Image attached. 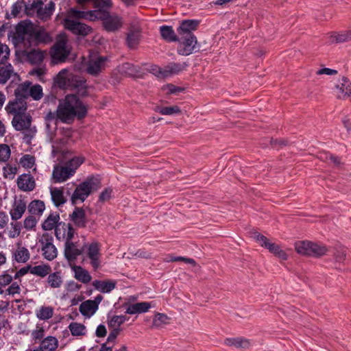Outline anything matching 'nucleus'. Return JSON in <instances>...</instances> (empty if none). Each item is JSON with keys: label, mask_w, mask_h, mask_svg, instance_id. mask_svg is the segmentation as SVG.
Returning a JSON list of instances; mask_svg holds the SVG:
<instances>
[{"label": "nucleus", "mask_w": 351, "mask_h": 351, "mask_svg": "<svg viewBox=\"0 0 351 351\" xmlns=\"http://www.w3.org/2000/svg\"><path fill=\"white\" fill-rule=\"evenodd\" d=\"M87 112V105L77 95L69 94L59 101L56 112H50L47 117L49 120L56 117L62 123H70L75 117L78 119L84 118Z\"/></svg>", "instance_id": "obj_1"}, {"label": "nucleus", "mask_w": 351, "mask_h": 351, "mask_svg": "<svg viewBox=\"0 0 351 351\" xmlns=\"http://www.w3.org/2000/svg\"><path fill=\"white\" fill-rule=\"evenodd\" d=\"M70 16L77 18H84L88 21L100 19L103 21L104 28L108 32H114L122 25L121 17L117 15H110L106 10H95L91 11H80L77 9H72Z\"/></svg>", "instance_id": "obj_2"}, {"label": "nucleus", "mask_w": 351, "mask_h": 351, "mask_svg": "<svg viewBox=\"0 0 351 351\" xmlns=\"http://www.w3.org/2000/svg\"><path fill=\"white\" fill-rule=\"evenodd\" d=\"M56 84L62 89H80L86 87V81L67 69L61 70L55 78Z\"/></svg>", "instance_id": "obj_3"}, {"label": "nucleus", "mask_w": 351, "mask_h": 351, "mask_svg": "<svg viewBox=\"0 0 351 351\" xmlns=\"http://www.w3.org/2000/svg\"><path fill=\"white\" fill-rule=\"evenodd\" d=\"M100 186V182L98 179L95 178H87L75 189L71 197L72 203L83 202L93 191L98 190Z\"/></svg>", "instance_id": "obj_4"}, {"label": "nucleus", "mask_w": 351, "mask_h": 351, "mask_svg": "<svg viewBox=\"0 0 351 351\" xmlns=\"http://www.w3.org/2000/svg\"><path fill=\"white\" fill-rule=\"evenodd\" d=\"M34 28V25L29 20H24L19 22L15 27V32L13 36L15 43H25L27 41L30 44Z\"/></svg>", "instance_id": "obj_5"}, {"label": "nucleus", "mask_w": 351, "mask_h": 351, "mask_svg": "<svg viewBox=\"0 0 351 351\" xmlns=\"http://www.w3.org/2000/svg\"><path fill=\"white\" fill-rule=\"evenodd\" d=\"M84 249V261L88 263L94 271L101 267V254L99 244L93 242L86 246Z\"/></svg>", "instance_id": "obj_6"}, {"label": "nucleus", "mask_w": 351, "mask_h": 351, "mask_svg": "<svg viewBox=\"0 0 351 351\" xmlns=\"http://www.w3.org/2000/svg\"><path fill=\"white\" fill-rule=\"evenodd\" d=\"M178 53L181 56H189L199 50L195 36H179Z\"/></svg>", "instance_id": "obj_7"}, {"label": "nucleus", "mask_w": 351, "mask_h": 351, "mask_svg": "<svg viewBox=\"0 0 351 351\" xmlns=\"http://www.w3.org/2000/svg\"><path fill=\"white\" fill-rule=\"evenodd\" d=\"M71 8L68 12V16L64 21V27L75 34L86 36L90 31L91 28L84 23L78 22L76 19H85L84 18H77L70 16Z\"/></svg>", "instance_id": "obj_8"}, {"label": "nucleus", "mask_w": 351, "mask_h": 351, "mask_svg": "<svg viewBox=\"0 0 351 351\" xmlns=\"http://www.w3.org/2000/svg\"><path fill=\"white\" fill-rule=\"evenodd\" d=\"M70 53V48L67 45V40L64 36H60L53 45L51 56L56 63L64 61Z\"/></svg>", "instance_id": "obj_9"}, {"label": "nucleus", "mask_w": 351, "mask_h": 351, "mask_svg": "<svg viewBox=\"0 0 351 351\" xmlns=\"http://www.w3.org/2000/svg\"><path fill=\"white\" fill-rule=\"evenodd\" d=\"M253 237L260 244V245L267 248L271 253L274 254L279 258L282 260H286L287 258L286 252L283 251L278 245L271 243L264 235H262L258 232H254Z\"/></svg>", "instance_id": "obj_10"}, {"label": "nucleus", "mask_w": 351, "mask_h": 351, "mask_svg": "<svg viewBox=\"0 0 351 351\" xmlns=\"http://www.w3.org/2000/svg\"><path fill=\"white\" fill-rule=\"evenodd\" d=\"M53 242V237L47 234H43L40 240L43 256L48 261L53 260L58 254L57 249Z\"/></svg>", "instance_id": "obj_11"}, {"label": "nucleus", "mask_w": 351, "mask_h": 351, "mask_svg": "<svg viewBox=\"0 0 351 351\" xmlns=\"http://www.w3.org/2000/svg\"><path fill=\"white\" fill-rule=\"evenodd\" d=\"M103 299L104 297L99 294L94 300H88L82 302L79 307L80 312L83 316L90 318L98 310L99 304Z\"/></svg>", "instance_id": "obj_12"}, {"label": "nucleus", "mask_w": 351, "mask_h": 351, "mask_svg": "<svg viewBox=\"0 0 351 351\" xmlns=\"http://www.w3.org/2000/svg\"><path fill=\"white\" fill-rule=\"evenodd\" d=\"M75 231L70 223L60 222L55 229V235L58 240L64 241L65 243L71 241L74 237Z\"/></svg>", "instance_id": "obj_13"}, {"label": "nucleus", "mask_w": 351, "mask_h": 351, "mask_svg": "<svg viewBox=\"0 0 351 351\" xmlns=\"http://www.w3.org/2000/svg\"><path fill=\"white\" fill-rule=\"evenodd\" d=\"M107 58L99 56H93L87 63L86 71L92 75H97L104 69Z\"/></svg>", "instance_id": "obj_14"}, {"label": "nucleus", "mask_w": 351, "mask_h": 351, "mask_svg": "<svg viewBox=\"0 0 351 351\" xmlns=\"http://www.w3.org/2000/svg\"><path fill=\"white\" fill-rule=\"evenodd\" d=\"M141 38V28L138 22L131 24L127 34L126 42L128 47L134 49L139 44Z\"/></svg>", "instance_id": "obj_15"}, {"label": "nucleus", "mask_w": 351, "mask_h": 351, "mask_svg": "<svg viewBox=\"0 0 351 351\" xmlns=\"http://www.w3.org/2000/svg\"><path fill=\"white\" fill-rule=\"evenodd\" d=\"M27 209L26 202L20 198H15L12 207L9 211L12 221H18L20 219Z\"/></svg>", "instance_id": "obj_16"}, {"label": "nucleus", "mask_w": 351, "mask_h": 351, "mask_svg": "<svg viewBox=\"0 0 351 351\" xmlns=\"http://www.w3.org/2000/svg\"><path fill=\"white\" fill-rule=\"evenodd\" d=\"M5 110L8 114H12L14 117L26 113V101L24 99L16 98L14 101L8 102L5 107Z\"/></svg>", "instance_id": "obj_17"}, {"label": "nucleus", "mask_w": 351, "mask_h": 351, "mask_svg": "<svg viewBox=\"0 0 351 351\" xmlns=\"http://www.w3.org/2000/svg\"><path fill=\"white\" fill-rule=\"evenodd\" d=\"M46 53L37 49H32L29 51H23V56L25 60L32 64H40L45 57Z\"/></svg>", "instance_id": "obj_18"}, {"label": "nucleus", "mask_w": 351, "mask_h": 351, "mask_svg": "<svg viewBox=\"0 0 351 351\" xmlns=\"http://www.w3.org/2000/svg\"><path fill=\"white\" fill-rule=\"evenodd\" d=\"M72 176L73 174L65 165H56L53 167L52 179L53 180L54 182H64Z\"/></svg>", "instance_id": "obj_19"}, {"label": "nucleus", "mask_w": 351, "mask_h": 351, "mask_svg": "<svg viewBox=\"0 0 351 351\" xmlns=\"http://www.w3.org/2000/svg\"><path fill=\"white\" fill-rule=\"evenodd\" d=\"M199 24L197 20L182 21L177 28L178 36H195L192 32L197 29Z\"/></svg>", "instance_id": "obj_20"}, {"label": "nucleus", "mask_w": 351, "mask_h": 351, "mask_svg": "<svg viewBox=\"0 0 351 351\" xmlns=\"http://www.w3.org/2000/svg\"><path fill=\"white\" fill-rule=\"evenodd\" d=\"M32 123V117L28 113H24L13 117L12 121V126L17 131H23L29 128Z\"/></svg>", "instance_id": "obj_21"}, {"label": "nucleus", "mask_w": 351, "mask_h": 351, "mask_svg": "<svg viewBox=\"0 0 351 351\" xmlns=\"http://www.w3.org/2000/svg\"><path fill=\"white\" fill-rule=\"evenodd\" d=\"M17 186L23 191H32L36 186L34 178L30 174H22L17 179Z\"/></svg>", "instance_id": "obj_22"}, {"label": "nucleus", "mask_w": 351, "mask_h": 351, "mask_svg": "<svg viewBox=\"0 0 351 351\" xmlns=\"http://www.w3.org/2000/svg\"><path fill=\"white\" fill-rule=\"evenodd\" d=\"M117 281L114 280H95L93 282L94 288L104 293H108L115 289Z\"/></svg>", "instance_id": "obj_23"}, {"label": "nucleus", "mask_w": 351, "mask_h": 351, "mask_svg": "<svg viewBox=\"0 0 351 351\" xmlns=\"http://www.w3.org/2000/svg\"><path fill=\"white\" fill-rule=\"evenodd\" d=\"M82 251L77 247L76 244L69 241L64 244V256L69 261H74L77 257L81 255Z\"/></svg>", "instance_id": "obj_24"}, {"label": "nucleus", "mask_w": 351, "mask_h": 351, "mask_svg": "<svg viewBox=\"0 0 351 351\" xmlns=\"http://www.w3.org/2000/svg\"><path fill=\"white\" fill-rule=\"evenodd\" d=\"M335 92L339 99H345L351 95V83L347 78L343 77L336 86Z\"/></svg>", "instance_id": "obj_25"}, {"label": "nucleus", "mask_w": 351, "mask_h": 351, "mask_svg": "<svg viewBox=\"0 0 351 351\" xmlns=\"http://www.w3.org/2000/svg\"><path fill=\"white\" fill-rule=\"evenodd\" d=\"M12 254L13 260L19 263H25L30 258V253L28 249L20 245H17Z\"/></svg>", "instance_id": "obj_26"}, {"label": "nucleus", "mask_w": 351, "mask_h": 351, "mask_svg": "<svg viewBox=\"0 0 351 351\" xmlns=\"http://www.w3.org/2000/svg\"><path fill=\"white\" fill-rule=\"evenodd\" d=\"M187 64L186 63L180 64L176 62H171L163 67V78L178 74L180 72L184 70Z\"/></svg>", "instance_id": "obj_27"}, {"label": "nucleus", "mask_w": 351, "mask_h": 351, "mask_svg": "<svg viewBox=\"0 0 351 351\" xmlns=\"http://www.w3.org/2000/svg\"><path fill=\"white\" fill-rule=\"evenodd\" d=\"M71 270L73 271L74 278L77 280L84 284H88L91 281L92 276L90 273L81 266L74 265L71 267Z\"/></svg>", "instance_id": "obj_28"}, {"label": "nucleus", "mask_w": 351, "mask_h": 351, "mask_svg": "<svg viewBox=\"0 0 351 351\" xmlns=\"http://www.w3.org/2000/svg\"><path fill=\"white\" fill-rule=\"evenodd\" d=\"M54 10L55 3L52 1H50L45 6L44 4L40 5L38 8L36 16L42 21H47L50 19Z\"/></svg>", "instance_id": "obj_29"}, {"label": "nucleus", "mask_w": 351, "mask_h": 351, "mask_svg": "<svg viewBox=\"0 0 351 351\" xmlns=\"http://www.w3.org/2000/svg\"><path fill=\"white\" fill-rule=\"evenodd\" d=\"M328 42L330 43H341L351 40V30L332 32L328 34Z\"/></svg>", "instance_id": "obj_30"}, {"label": "nucleus", "mask_w": 351, "mask_h": 351, "mask_svg": "<svg viewBox=\"0 0 351 351\" xmlns=\"http://www.w3.org/2000/svg\"><path fill=\"white\" fill-rule=\"evenodd\" d=\"M71 220L78 228H84L86 225V219L84 210L82 208H76L69 215Z\"/></svg>", "instance_id": "obj_31"}, {"label": "nucleus", "mask_w": 351, "mask_h": 351, "mask_svg": "<svg viewBox=\"0 0 351 351\" xmlns=\"http://www.w3.org/2000/svg\"><path fill=\"white\" fill-rule=\"evenodd\" d=\"M151 306V304L147 302H137L129 305L125 313L130 315L143 313L148 311Z\"/></svg>", "instance_id": "obj_32"}, {"label": "nucleus", "mask_w": 351, "mask_h": 351, "mask_svg": "<svg viewBox=\"0 0 351 351\" xmlns=\"http://www.w3.org/2000/svg\"><path fill=\"white\" fill-rule=\"evenodd\" d=\"M50 41L49 34L43 29H36L34 27V33L32 35L31 43L35 44L47 43Z\"/></svg>", "instance_id": "obj_33"}, {"label": "nucleus", "mask_w": 351, "mask_h": 351, "mask_svg": "<svg viewBox=\"0 0 351 351\" xmlns=\"http://www.w3.org/2000/svg\"><path fill=\"white\" fill-rule=\"evenodd\" d=\"M58 346V339L52 336H49L43 339L39 345L42 351H57Z\"/></svg>", "instance_id": "obj_34"}, {"label": "nucleus", "mask_w": 351, "mask_h": 351, "mask_svg": "<svg viewBox=\"0 0 351 351\" xmlns=\"http://www.w3.org/2000/svg\"><path fill=\"white\" fill-rule=\"evenodd\" d=\"M119 71L125 75L137 76L141 73V69L138 66L125 62L119 66Z\"/></svg>", "instance_id": "obj_35"}, {"label": "nucleus", "mask_w": 351, "mask_h": 351, "mask_svg": "<svg viewBox=\"0 0 351 351\" xmlns=\"http://www.w3.org/2000/svg\"><path fill=\"white\" fill-rule=\"evenodd\" d=\"M12 66L0 62V84H5L12 76L15 75Z\"/></svg>", "instance_id": "obj_36"}, {"label": "nucleus", "mask_w": 351, "mask_h": 351, "mask_svg": "<svg viewBox=\"0 0 351 351\" xmlns=\"http://www.w3.org/2000/svg\"><path fill=\"white\" fill-rule=\"evenodd\" d=\"M160 33L161 37L166 41L171 43L178 40V37L175 33L173 27L169 25H162L160 27Z\"/></svg>", "instance_id": "obj_37"}, {"label": "nucleus", "mask_w": 351, "mask_h": 351, "mask_svg": "<svg viewBox=\"0 0 351 351\" xmlns=\"http://www.w3.org/2000/svg\"><path fill=\"white\" fill-rule=\"evenodd\" d=\"M25 1L23 0H18L14 3L11 6L10 14L6 13L5 18L10 19L11 18H16L22 16L21 15L23 10H24Z\"/></svg>", "instance_id": "obj_38"}, {"label": "nucleus", "mask_w": 351, "mask_h": 351, "mask_svg": "<svg viewBox=\"0 0 351 351\" xmlns=\"http://www.w3.org/2000/svg\"><path fill=\"white\" fill-rule=\"evenodd\" d=\"M50 194L51 200L56 206H59L66 202V199L62 189L51 187Z\"/></svg>", "instance_id": "obj_39"}, {"label": "nucleus", "mask_w": 351, "mask_h": 351, "mask_svg": "<svg viewBox=\"0 0 351 351\" xmlns=\"http://www.w3.org/2000/svg\"><path fill=\"white\" fill-rule=\"evenodd\" d=\"M60 216L58 213H51L42 224V228L45 230H51L59 223Z\"/></svg>", "instance_id": "obj_40"}, {"label": "nucleus", "mask_w": 351, "mask_h": 351, "mask_svg": "<svg viewBox=\"0 0 351 351\" xmlns=\"http://www.w3.org/2000/svg\"><path fill=\"white\" fill-rule=\"evenodd\" d=\"M225 344L237 348H245L250 346V342L243 337L227 338L225 339Z\"/></svg>", "instance_id": "obj_41"}, {"label": "nucleus", "mask_w": 351, "mask_h": 351, "mask_svg": "<svg viewBox=\"0 0 351 351\" xmlns=\"http://www.w3.org/2000/svg\"><path fill=\"white\" fill-rule=\"evenodd\" d=\"M47 285L53 289L60 288L62 283L63 280L62 277L60 272H54L52 274H49V276L47 279Z\"/></svg>", "instance_id": "obj_42"}, {"label": "nucleus", "mask_w": 351, "mask_h": 351, "mask_svg": "<svg viewBox=\"0 0 351 351\" xmlns=\"http://www.w3.org/2000/svg\"><path fill=\"white\" fill-rule=\"evenodd\" d=\"M27 208L32 215H41L45 209V206L41 200H33L29 203Z\"/></svg>", "instance_id": "obj_43"}, {"label": "nucleus", "mask_w": 351, "mask_h": 351, "mask_svg": "<svg viewBox=\"0 0 351 351\" xmlns=\"http://www.w3.org/2000/svg\"><path fill=\"white\" fill-rule=\"evenodd\" d=\"M53 308L49 306H42L36 311V315L40 320H47L52 317Z\"/></svg>", "instance_id": "obj_44"}, {"label": "nucleus", "mask_w": 351, "mask_h": 351, "mask_svg": "<svg viewBox=\"0 0 351 351\" xmlns=\"http://www.w3.org/2000/svg\"><path fill=\"white\" fill-rule=\"evenodd\" d=\"M84 158L83 156H75L68 161L64 165L73 174H75L77 168L84 162Z\"/></svg>", "instance_id": "obj_45"}, {"label": "nucleus", "mask_w": 351, "mask_h": 351, "mask_svg": "<svg viewBox=\"0 0 351 351\" xmlns=\"http://www.w3.org/2000/svg\"><path fill=\"white\" fill-rule=\"evenodd\" d=\"M30 83H24L19 84L15 90V95L16 99H24L29 95V90L30 89Z\"/></svg>", "instance_id": "obj_46"}, {"label": "nucleus", "mask_w": 351, "mask_h": 351, "mask_svg": "<svg viewBox=\"0 0 351 351\" xmlns=\"http://www.w3.org/2000/svg\"><path fill=\"white\" fill-rule=\"evenodd\" d=\"M21 230V223L17 221H12L10 223V229L8 231V236L10 239H15L20 236Z\"/></svg>", "instance_id": "obj_47"}, {"label": "nucleus", "mask_w": 351, "mask_h": 351, "mask_svg": "<svg viewBox=\"0 0 351 351\" xmlns=\"http://www.w3.org/2000/svg\"><path fill=\"white\" fill-rule=\"evenodd\" d=\"M40 5H43V2L41 0H34L31 3H25V14L28 16H32L35 14H37L38 8Z\"/></svg>", "instance_id": "obj_48"}, {"label": "nucleus", "mask_w": 351, "mask_h": 351, "mask_svg": "<svg viewBox=\"0 0 351 351\" xmlns=\"http://www.w3.org/2000/svg\"><path fill=\"white\" fill-rule=\"evenodd\" d=\"M311 241H300L295 243V249L296 252L301 255L309 256Z\"/></svg>", "instance_id": "obj_49"}, {"label": "nucleus", "mask_w": 351, "mask_h": 351, "mask_svg": "<svg viewBox=\"0 0 351 351\" xmlns=\"http://www.w3.org/2000/svg\"><path fill=\"white\" fill-rule=\"evenodd\" d=\"M69 328L73 336H83L86 333V329L84 324L77 322H71Z\"/></svg>", "instance_id": "obj_50"}, {"label": "nucleus", "mask_w": 351, "mask_h": 351, "mask_svg": "<svg viewBox=\"0 0 351 351\" xmlns=\"http://www.w3.org/2000/svg\"><path fill=\"white\" fill-rule=\"evenodd\" d=\"M50 271L51 267L47 265H40L32 267H30V273L40 277L46 276L50 273Z\"/></svg>", "instance_id": "obj_51"}, {"label": "nucleus", "mask_w": 351, "mask_h": 351, "mask_svg": "<svg viewBox=\"0 0 351 351\" xmlns=\"http://www.w3.org/2000/svg\"><path fill=\"white\" fill-rule=\"evenodd\" d=\"M156 112H159L163 115H173L180 114L181 110L180 108L177 106H165V107H160L156 106L154 108Z\"/></svg>", "instance_id": "obj_52"}, {"label": "nucleus", "mask_w": 351, "mask_h": 351, "mask_svg": "<svg viewBox=\"0 0 351 351\" xmlns=\"http://www.w3.org/2000/svg\"><path fill=\"white\" fill-rule=\"evenodd\" d=\"M169 317L164 314L158 313L153 319L152 325L155 328H162L169 324Z\"/></svg>", "instance_id": "obj_53"}, {"label": "nucleus", "mask_w": 351, "mask_h": 351, "mask_svg": "<svg viewBox=\"0 0 351 351\" xmlns=\"http://www.w3.org/2000/svg\"><path fill=\"white\" fill-rule=\"evenodd\" d=\"M311 246L309 253L311 256L319 257L324 255L327 252V248L324 245L311 242Z\"/></svg>", "instance_id": "obj_54"}, {"label": "nucleus", "mask_w": 351, "mask_h": 351, "mask_svg": "<svg viewBox=\"0 0 351 351\" xmlns=\"http://www.w3.org/2000/svg\"><path fill=\"white\" fill-rule=\"evenodd\" d=\"M127 318L125 315H113L108 321L109 327L113 329H119V327L123 324Z\"/></svg>", "instance_id": "obj_55"}, {"label": "nucleus", "mask_w": 351, "mask_h": 351, "mask_svg": "<svg viewBox=\"0 0 351 351\" xmlns=\"http://www.w3.org/2000/svg\"><path fill=\"white\" fill-rule=\"evenodd\" d=\"M29 97H32L34 100H39L43 97V88L40 85L30 86L29 90Z\"/></svg>", "instance_id": "obj_56"}, {"label": "nucleus", "mask_w": 351, "mask_h": 351, "mask_svg": "<svg viewBox=\"0 0 351 351\" xmlns=\"http://www.w3.org/2000/svg\"><path fill=\"white\" fill-rule=\"evenodd\" d=\"M20 164L26 169H31L35 164V158L30 154H25L21 158Z\"/></svg>", "instance_id": "obj_57"}, {"label": "nucleus", "mask_w": 351, "mask_h": 351, "mask_svg": "<svg viewBox=\"0 0 351 351\" xmlns=\"http://www.w3.org/2000/svg\"><path fill=\"white\" fill-rule=\"evenodd\" d=\"M10 157V149L5 144L0 145V162H6Z\"/></svg>", "instance_id": "obj_58"}, {"label": "nucleus", "mask_w": 351, "mask_h": 351, "mask_svg": "<svg viewBox=\"0 0 351 351\" xmlns=\"http://www.w3.org/2000/svg\"><path fill=\"white\" fill-rule=\"evenodd\" d=\"M37 223V221L33 215H29L23 220V227L27 230H32L34 229Z\"/></svg>", "instance_id": "obj_59"}, {"label": "nucleus", "mask_w": 351, "mask_h": 351, "mask_svg": "<svg viewBox=\"0 0 351 351\" xmlns=\"http://www.w3.org/2000/svg\"><path fill=\"white\" fill-rule=\"evenodd\" d=\"M10 49L8 46L0 42V62L6 61L10 56Z\"/></svg>", "instance_id": "obj_60"}, {"label": "nucleus", "mask_w": 351, "mask_h": 351, "mask_svg": "<svg viewBox=\"0 0 351 351\" xmlns=\"http://www.w3.org/2000/svg\"><path fill=\"white\" fill-rule=\"evenodd\" d=\"M31 336L35 341L42 339L45 336L44 328L39 325H36V328L32 330Z\"/></svg>", "instance_id": "obj_61"}, {"label": "nucleus", "mask_w": 351, "mask_h": 351, "mask_svg": "<svg viewBox=\"0 0 351 351\" xmlns=\"http://www.w3.org/2000/svg\"><path fill=\"white\" fill-rule=\"evenodd\" d=\"M167 261L170 262H177V261H183L186 264L195 265L196 263L194 259L191 258H186L183 256H170Z\"/></svg>", "instance_id": "obj_62"}, {"label": "nucleus", "mask_w": 351, "mask_h": 351, "mask_svg": "<svg viewBox=\"0 0 351 351\" xmlns=\"http://www.w3.org/2000/svg\"><path fill=\"white\" fill-rule=\"evenodd\" d=\"M94 3L97 10H105L112 6L111 0H95Z\"/></svg>", "instance_id": "obj_63"}, {"label": "nucleus", "mask_w": 351, "mask_h": 351, "mask_svg": "<svg viewBox=\"0 0 351 351\" xmlns=\"http://www.w3.org/2000/svg\"><path fill=\"white\" fill-rule=\"evenodd\" d=\"M21 287L18 282H12L5 290V293L8 295H14L20 293Z\"/></svg>", "instance_id": "obj_64"}]
</instances>
